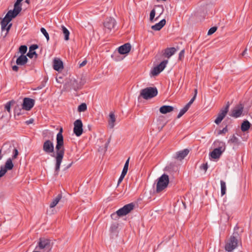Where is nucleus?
<instances>
[{
    "instance_id": "1",
    "label": "nucleus",
    "mask_w": 252,
    "mask_h": 252,
    "mask_svg": "<svg viewBox=\"0 0 252 252\" xmlns=\"http://www.w3.org/2000/svg\"><path fill=\"white\" fill-rule=\"evenodd\" d=\"M62 132L63 129L61 128L57 135V144L55 147L56 154L54 155V154L53 155H51L55 158L56 160L55 171L56 174H58L60 171L61 164L65 152Z\"/></svg>"
},
{
    "instance_id": "2",
    "label": "nucleus",
    "mask_w": 252,
    "mask_h": 252,
    "mask_svg": "<svg viewBox=\"0 0 252 252\" xmlns=\"http://www.w3.org/2000/svg\"><path fill=\"white\" fill-rule=\"evenodd\" d=\"M21 2L22 1H16L14 5V9L8 11L1 22L2 32L6 30L4 36L7 35L12 26L11 23L8 25L9 23L12 20V18L16 17L22 10Z\"/></svg>"
},
{
    "instance_id": "3",
    "label": "nucleus",
    "mask_w": 252,
    "mask_h": 252,
    "mask_svg": "<svg viewBox=\"0 0 252 252\" xmlns=\"http://www.w3.org/2000/svg\"><path fill=\"white\" fill-rule=\"evenodd\" d=\"M240 240L239 235L237 232L233 233L229 239L226 242L224 249L228 252H231L235 249L237 246L239 241Z\"/></svg>"
},
{
    "instance_id": "4",
    "label": "nucleus",
    "mask_w": 252,
    "mask_h": 252,
    "mask_svg": "<svg viewBox=\"0 0 252 252\" xmlns=\"http://www.w3.org/2000/svg\"><path fill=\"white\" fill-rule=\"evenodd\" d=\"M52 248L50 240L45 238H40L35 247V250L39 252H50Z\"/></svg>"
},
{
    "instance_id": "5",
    "label": "nucleus",
    "mask_w": 252,
    "mask_h": 252,
    "mask_svg": "<svg viewBox=\"0 0 252 252\" xmlns=\"http://www.w3.org/2000/svg\"><path fill=\"white\" fill-rule=\"evenodd\" d=\"M169 183V176L166 174H162L157 179L156 185L157 192H160L164 190L167 187Z\"/></svg>"
},
{
    "instance_id": "6",
    "label": "nucleus",
    "mask_w": 252,
    "mask_h": 252,
    "mask_svg": "<svg viewBox=\"0 0 252 252\" xmlns=\"http://www.w3.org/2000/svg\"><path fill=\"white\" fill-rule=\"evenodd\" d=\"M214 144L218 145V147L214 149L210 154L212 158L216 159L220 157L225 150V144L223 142L216 141Z\"/></svg>"
},
{
    "instance_id": "7",
    "label": "nucleus",
    "mask_w": 252,
    "mask_h": 252,
    "mask_svg": "<svg viewBox=\"0 0 252 252\" xmlns=\"http://www.w3.org/2000/svg\"><path fill=\"white\" fill-rule=\"evenodd\" d=\"M158 93L156 87H147L141 90L140 96L145 99H148L157 96Z\"/></svg>"
},
{
    "instance_id": "8",
    "label": "nucleus",
    "mask_w": 252,
    "mask_h": 252,
    "mask_svg": "<svg viewBox=\"0 0 252 252\" xmlns=\"http://www.w3.org/2000/svg\"><path fill=\"white\" fill-rule=\"evenodd\" d=\"M134 204H127L117 211L116 213L119 217H123L129 213L134 208Z\"/></svg>"
},
{
    "instance_id": "9",
    "label": "nucleus",
    "mask_w": 252,
    "mask_h": 252,
    "mask_svg": "<svg viewBox=\"0 0 252 252\" xmlns=\"http://www.w3.org/2000/svg\"><path fill=\"white\" fill-rule=\"evenodd\" d=\"M229 104L227 102L226 105L223 107L219 112L217 118L215 120V123L217 125H219L222 120L225 117L229 110Z\"/></svg>"
},
{
    "instance_id": "10",
    "label": "nucleus",
    "mask_w": 252,
    "mask_h": 252,
    "mask_svg": "<svg viewBox=\"0 0 252 252\" xmlns=\"http://www.w3.org/2000/svg\"><path fill=\"white\" fill-rule=\"evenodd\" d=\"M13 166L12 159L11 158H8L5 163V165H1L0 167V177L3 176L7 170H11Z\"/></svg>"
},
{
    "instance_id": "11",
    "label": "nucleus",
    "mask_w": 252,
    "mask_h": 252,
    "mask_svg": "<svg viewBox=\"0 0 252 252\" xmlns=\"http://www.w3.org/2000/svg\"><path fill=\"white\" fill-rule=\"evenodd\" d=\"M244 106L242 104H239L231 110L229 115L233 118H237L240 117L243 111Z\"/></svg>"
},
{
    "instance_id": "12",
    "label": "nucleus",
    "mask_w": 252,
    "mask_h": 252,
    "mask_svg": "<svg viewBox=\"0 0 252 252\" xmlns=\"http://www.w3.org/2000/svg\"><path fill=\"white\" fill-rule=\"evenodd\" d=\"M43 150L47 154L54 153V147L53 142L50 140H46L43 143Z\"/></svg>"
},
{
    "instance_id": "13",
    "label": "nucleus",
    "mask_w": 252,
    "mask_h": 252,
    "mask_svg": "<svg viewBox=\"0 0 252 252\" xmlns=\"http://www.w3.org/2000/svg\"><path fill=\"white\" fill-rule=\"evenodd\" d=\"M73 132L77 136H80L83 133V124L80 119L76 120L74 123Z\"/></svg>"
},
{
    "instance_id": "14",
    "label": "nucleus",
    "mask_w": 252,
    "mask_h": 252,
    "mask_svg": "<svg viewBox=\"0 0 252 252\" xmlns=\"http://www.w3.org/2000/svg\"><path fill=\"white\" fill-rule=\"evenodd\" d=\"M103 24L105 31L109 32L112 29L114 28L116 22L114 18L109 17L106 18Z\"/></svg>"
},
{
    "instance_id": "15",
    "label": "nucleus",
    "mask_w": 252,
    "mask_h": 252,
    "mask_svg": "<svg viewBox=\"0 0 252 252\" xmlns=\"http://www.w3.org/2000/svg\"><path fill=\"white\" fill-rule=\"evenodd\" d=\"M34 104V99L28 97H26L23 100L22 108L25 110L29 111L33 107Z\"/></svg>"
},
{
    "instance_id": "16",
    "label": "nucleus",
    "mask_w": 252,
    "mask_h": 252,
    "mask_svg": "<svg viewBox=\"0 0 252 252\" xmlns=\"http://www.w3.org/2000/svg\"><path fill=\"white\" fill-rule=\"evenodd\" d=\"M131 46L130 43H126L121 46L118 48L119 53L121 54H125L128 53L131 49Z\"/></svg>"
},
{
    "instance_id": "17",
    "label": "nucleus",
    "mask_w": 252,
    "mask_h": 252,
    "mask_svg": "<svg viewBox=\"0 0 252 252\" xmlns=\"http://www.w3.org/2000/svg\"><path fill=\"white\" fill-rule=\"evenodd\" d=\"M63 68V63L60 59H54L53 62V68L57 71H60Z\"/></svg>"
},
{
    "instance_id": "18",
    "label": "nucleus",
    "mask_w": 252,
    "mask_h": 252,
    "mask_svg": "<svg viewBox=\"0 0 252 252\" xmlns=\"http://www.w3.org/2000/svg\"><path fill=\"white\" fill-rule=\"evenodd\" d=\"M189 151L186 149L176 153L175 158L177 159L182 160L184 159L189 154Z\"/></svg>"
},
{
    "instance_id": "19",
    "label": "nucleus",
    "mask_w": 252,
    "mask_h": 252,
    "mask_svg": "<svg viewBox=\"0 0 252 252\" xmlns=\"http://www.w3.org/2000/svg\"><path fill=\"white\" fill-rule=\"evenodd\" d=\"M176 51L174 47L167 48L164 50L163 55L165 57L169 58L176 53Z\"/></svg>"
},
{
    "instance_id": "20",
    "label": "nucleus",
    "mask_w": 252,
    "mask_h": 252,
    "mask_svg": "<svg viewBox=\"0 0 252 252\" xmlns=\"http://www.w3.org/2000/svg\"><path fill=\"white\" fill-rule=\"evenodd\" d=\"M28 59L26 56L21 55L16 60V64L18 65H24L28 62Z\"/></svg>"
},
{
    "instance_id": "21",
    "label": "nucleus",
    "mask_w": 252,
    "mask_h": 252,
    "mask_svg": "<svg viewBox=\"0 0 252 252\" xmlns=\"http://www.w3.org/2000/svg\"><path fill=\"white\" fill-rule=\"evenodd\" d=\"M165 24L166 20L164 19H163L158 23H157L155 25L152 26L151 27V28L152 30L154 31H159L162 28V27L165 25Z\"/></svg>"
},
{
    "instance_id": "22",
    "label": "nucleus",
    "mask_w": 252,
    "mask_h": 252,
    "mask_svg": "<svg viewBox=\"0 0 252 252\" xmlns=\"http://www.w3.org/2000/svg\"><path fill=\"white\" fill-rule=\"evenodd\" d=\"M173 110L174 107L173 106L169 105H163L159 108V112L161 114H165L172 111Z\"/></svg>"
},
{
    "instance_id": "23",
    "label": "nucleus",
    "mask_w": 252,
    "mask_h": 252,
    "mask_svg": "<svg viewBox=\"0 0 252 252\" xmlns=\"http://www.w3.org/2000/svg\"><path fill=\"white\" fill-rule=\"evenodd\" d=\"M62 198V193L59 194L51 202L50 204V207L51 208H53L55 207L57 204L59 202V201L61 200V199Z\"/></svg>"
},
{
    "instance_id": "24",
    "label": "nucleus",
    "mask_w": 252,
    "mask_h": 252,
    "mask_svg": "<svg viewBox=\"0 0 252 252\" xmlns=\"http://www.w3.org/2000/svg\"><path fill=\"white\" fill-rule=\"evenodd\" d=\"M115 121V115L113 112H111L109 114V120L108 121L109 126L111 128H113L114 127Z\"/></svg>"
},
{
    "instance_id": "25",
    "label": "nucleus",
    "mask_w": 252,
    "mask_h": 252,
    "mask_svg": "<svg viewBox=\"0 0 252 252\" xmlns=\"http://www.w3.org/2000/svg\"><path fill=\"white\" fill-rule=\"evenodd\" d=\"M250 126V123L248 120H245L242 123L241 129L242 131L245 132L249 130Z\"/></svg>"
},
{
    "instance_id": "26",
    "label": "nucleus",
    "mask_w": 252,
    "mask_h": 252,
    "mask_svg": "<svg viewBox=\"0 0 252 252\" xmlns=\"http://www.w3.org/2000/svg\"><path fill=\"white\" fill-rule=\"evenodd\" d=\"M61 29L64 35V40L66 41L68 40L70 34L69 31L64 26H62Z\"/></svg>"
},
{
    "instance_id": "27",
    "label": "nucleus",
    "mask_w": 252,
    "mask_h": 252,
    "mask_svg": "<svg viewBox=\"0 0 252 252\" xmlns=\"http://www.w3.org/2000/svg\"><path fill=\"white\" fill-rule=\"evenodd\" d=\"M221 195H224L226 193V187L225 182L223 180H220Z\"/></svg>"
},
{
    "instance_id": "28",
    "label": "nucleus",
    "mask_w": 252,
    "mask_h": 252,
    "mask_svg": "<svg viewBox=\"0 0 252 252\" xmlns=\"http://www.w3.org/2000/svg\"><path fill=\"white\" fill-rule=\"evenodd\" d=\"M229 143H233L235 145H239L240 144V141L239 139L234 135H232L230 139L228 140Z\"/></svg>"
},
{
    "instance_id": "29",
    "label": "nucleus",
    "mask_w": 252,
    "mask_h": 252,
    "mask_svg": "<svg viewBox=\"0 0 252 252\" xmlns=\"http://www.w3.org/2000/svg\"><path fill=\"white\" fill-rule=\"evenodd\" d=\"M23 108H21L19 106H17L15 107L14 110V115L20 116L21 115L23 114Z\"/></svg>"
},
{
    "instance_id": "30",
    "label": "nucleus",
    "mask_w": 252,
    "mask_h": 252,
    "mask_svg": "<svg viewBox=\"0 0 252 252\" xmlns=\"http://www.w3.org/2000/svg\"><path fill=\"white\" fill-rule=\"evenodd\" d=\"M161 72V70H160L158 68V67L157 66H155L154 67L153 69L151 71V74L153 75V76H157L158 75L159 73H160Z\"/></svg>"
},
{
    "instance_id": "31",
    "label": "nucleus",
    "mask_w": 252,
    "mask_h": 252,
    "mask_svg": "<svg viewBox=\"0 0 252 252\" xmlns=\"http://www.w3.org/2000/svg\"><path fill=\"white\" fill-rule=\"evenodd\" d=\"M168 63V61L166 60L163 61L161 62L159 64L157 65L159 69L160 70L161 72L165 68L166 65Z\"/></svg>"
},
{
    "instance_id": "32",
    "label": "nucleus",
    "mask_w": 252,
    "mask_h": 252,
    "mask_svg": "<svg viewBox=\"0 0 252 252\" xmlns=\"http://www.w3.org/2000/svg\"><path fill=\"white\" fill-rule=\"evenodd\" d=\"M189 109V108L185 105V107L180 110L177 118L179 119Z\"/></svg>"
},
{
    "instance_id": "33",
    "label": "nucleus",
    "mask_w": 252,
    "mask_h": 252,
    "mask_svg": "<svg viewBox=\"0 0 252 252\" xmlns=\"http://www.w3.org/2000/svg\"><path fill=\"white\" fill-rule=\"evenodd\" d=\"M87 109V106L86 103H83L80 105H79L78 107V111L79 112H84Z\"/></svg>"
},
{
    "instance_id": "34",
    "label": "nucleus",
    "mask_w": 252,
    "mask_h": 252,
    "mask_svg": "<svg viewBox=\"0 0 252 252\" xmlns=\"http://www.w3.org/2000/svg\"><path fill=\"white\" fill-rule=\"evenodd\" d=\"M83 85V84H78L76 81V80H74L73 81V82L72 83V86L73 87V88L75 90H78V89H80L82 86Z\"/></svg>"
},
{
    "instance_id": "35",
    "label": "nucleus",
    "mask_w": 252,
    "mask_h": 252,
    "mask_svg": "<svg viewBox=\"0 0 252 252\" xmlns=\"http://www.w3.org/2000/svg\"><path fill=\"white\" fill-rule=\"evenodd\" d=\"M41 32L43 33V34L45 36L47 41L49 40V35L48 33L47 32L46 30L44 28H41L40 29Z\"/></svg>"
},
{
    "instance_id": "36",
    "label": "nucleus",
    "mask_w": 252,
    "mask_h": 252,
    "mask_svg": "<svg viewBox=\"0 0 252 252\" xmlns=\"http://www.w3.org/2000/svg\"><path fill=\"white\" fill-rule=\"evenodd\" d=\"M27 51V47L26 45H21L19 47V52L22 54V55H24L26 53Z\"/></svg>"
},
{
    "instance_id": "37",
    "label": "nucleus",
    "mask_w": 252,
    "mask_h": 252,
    "mask_svg": "<svg viewBox=\"0 0 252 252\" xmlns=\"http://www.w3.org/2000/svg\"><path fill=\"white\" fill-rule=\"evenodd\" d=\"M18 154L19 152L18 151V150L16 148H14L13 151V156L12 158H11L12 160L17 158Z\"/></svg>"
},
{
    "instance_id": "38",
    "label": "nucleus",
    "mask_w": 252,
    "mask_h": 252,
    "mask_svg": "<svg viewBox=\"0 0 252 252\" xmlns=\"http://www.w3.org/2000/svg\"><path fill=\"white\" fill-rule=\"evenodd\" d=\"M27 55L31 59L32 58L34 55L35 56V57H37L36 52L35 51H31V50H29Z\"/></svg>"
},
{
    "instance_id": "39",
    "label": "nucleus",
    "mask_w": 252,
    "mask_h": 252,
    "mask_svg": "<svg viewBox=\"0 0 252 252\" xmlns=\"http://www.w3.org/2000/svg\"><path fill=\"white\" fill-rule=\"evenodd\" d=\"M156 14V11L155 9H153L151 10L150 13V21H153Z\"/></svg>"
},
{
    "instance_id": "40",
    "label": "nucleus",
    "mask_w": 252,
    "mask_h": 252,
    "mask_svg": "<svg viewBox=\"0 0 252 252\" xmlns=\"http://www.w3.org/2000/svg\"><path fill=\"white\" fill-rule=\"evenodd\" d=\"M12 102V101H9L7 102L6 104L5 105V109L8 112H10V108H11V104Z\"/></svg>"
},
{
    "instance_id": "41",
    "label": "nucleus",
    "mask_w": 252,
    "mask_h": 252,
    "mask_svg": "<svg viewBox=\"0 0 252 252\" xmlns=\"http://www.w3.org/2000/svg\"><path fill=\"white\" fill-rule=\"evenodd\" d=\"M217 30V28L216 27H213L210 28L208 32V35H211L213 33H214Z\"/></svg>"
},
{
    "instance_id": "42",
    "label": "nucleus",
    "mask_w": 252,
    "mask_h": 252,
    "mask_svg": "<svg viewBox=\"0 0 252 252\" xmlns=\"http://www.w3.org/2000/svg\"><path fill=\"white\" fill-rule=\"evenodd\" d=\"M227 131H228L227 126H226L225 127H224L222 130H220L218 131V134L220 135V134H224L226 132H227Z\"/></svg>"
},
{
    "instance_id": "43",
    "label": "nucleus",
    "mask_w": 252,
    "mask_h": 252,
    "mask_svg": "<svg viewBox=\"0 0 252 252\" xmlns=\"http://www.w3.org/2000/svg\"><path fill=\"white\" fill-rule=\"evenodd\" d=\"M208 168V166L207 164V163H203L201 166H200V169H202L206 172Z\"/></svg>"
},
{
    "instance_id": "44",
    "label": "nucleus",
    "mask_w": 252,
    "mask_h": 252,
    "mask_svg": "<svg viewBox=\"0 0 252 252\" xmlns=\"http://www.w3.org/2000/svg\"><path fill=\"white\" fill-rule=\"evenodd\" d=\"M185 50H181L179 54V59L181 60L184 57Z\"/></svg>"
},
{
    "instance_id": "45",
    "label": "nucleus",
    "mask_w": 252,
    "mask_h": 252,
    "mask_svg": "<svg viewBox=\"0 0 252 252\" xmlns=\"http://www.w3.org/2000/svg\"><path fill=\"white\" fill-rule=\"evenodd\" d=\"M195 98H196L195 96H193V97L190 100V101L186 105L187 106H188L189 108L190 105H191V104L194 101Z\"/></svg>"
},
{
    "instance_id": "46",
    "label": "nucleus",
    "mask_w": 252,
    "mask_h": 252,
    "mask_svg": "<svg viewBox=\"0 0 252 252\" xmlns=\"http://www.w3.org/2000/svg\"><path fill=\"white\" fill-rule=\"evenodd\" d=\"M37 48L38 46L37 45L33 44L30 46V50H31V51H34V50L37 49Z\"/></svg>"
},
{
    "instance_id": "47",
    "label": "nucleus",
    "mask_w": 252,
    "mask_h": 252,
    "mask_svg": "<svg viewBox=\"0 0 252 252\" xmlns=\"http://www.w3.org/2000/svg\"><path fill=\"white\" fill-rule=\"evenodd\" d=\"M125 175H123L122 174L121 175L120 177H119V179H118V186L119 185V184L122 182V181L123 180L124 177H125Z\"/></svg>"
},
{
    "instance_id": "48",
    "label": "nucleus",
    "mask_w": 252,
    "mask_h": 252,
    "mask_svg": "<svg viewBox=\"0 0 252 252\" xmlns=\"http://www.w3.org/2000/svg\"><path fill=\"white\" fill-rule=\"evenodd\" d=\"M127 170H128L127 167L126 168L125 167H124L121 174H122L123 175H124L126 176V173L127 172Z\"/></svg>"
},
{
    "instance_id": "49",
    "label": "nucleus",
    "mask_w": 252,
    "mask_h": 252,
    "mask_svg": "<svg viewBox=\"0 0 252 252\" xmlns=\"http://www.w3.org/2000/svg\"><path fill=\"white\" fill-rule=\"evenodd\" d=\"M87 60L83 61L81 63L79 64V67H82L84 66L87 64Z\"/></svg>"
},
{
    "instance_id": "50",
    "label": "nucleus",
    "mask_w": 252,
    "mask_h": 252,
    "mask_svg": "<svg viewBox=\"0 0 252 252\" xmlns=\"http://www.w3.org/2000/svg\"><path fill=\"white\" fill-rule=\"evenodd\" d=\"M173 167V165L172 164H169L165 168L166 171H170L171 168Z\"/></svg>"
},
{
    "instance_id": "51",
    "label": "nucleus",
    "mask_w": 252,
    "mask_h": 252,
    "mask_svg": "<svg viewBox=\"0 0 252 252\" xmlns=\"http://www.w3.org/2000/svg\"><path fill=\"white\" fill-rule=\"evenodd\" d=\"M130 158H128V159L126 160V161L125 162V164L124 165V167H127L128 168V165H129V161Z\"/></svg>"
},
{
    "instance_id": "52",
    "label": "nucleus",
    "mask_w": 252,
    "mask_h": 252,
    "mask_svg": "<svg viewBox=\"0 0 252 252\" xmlns=\"http://www.w3.org/2000/svg\"><path fill=\"white\" fill-rule=\"evenodd\" d=\"M12 69L14 71H18L19 70V67L17 65H14L12 66Z\"/></svg>"
},
{
    "instance_id": "53",
    "label": "nucleus",
    "mask_w": 252,
    "mask_h": 252,
    "mask_svg": "<svg viewBox=\"0 0 252 252\" xmlns=\"http://www.w3.org/2000/svg\"><path fill=\"white\" fill-rule=\"evenodd\" d=\"M33 122V120L31 119L30 120H29V121H27L26 122V123L27 124V125H29L30 124H32Z\"/></svg>"
},
{
    "instance_id": "54",
    "label": "nucleus",
    "mask_w": 252,
    "mask_h": 252,
    "mask_svg": "<svg viewBox=\"0 0 252 252\" xmlns=\"http://www.w3.org/2000/svg\"><path fill=\"white\" fill-rule=\"evenodd\" d=\"M73 163V162H71L70 163H69V164H68V165L66 167L65 169H67L69 168L71 166V165H72Z\"/></svg>"
},
{
    "instance_id": "55",
    "label": "nucleus",
    "mask_w": 252,
    "mask_h": 252,
    "mask_svg": "<svg viewBox=\"0 0 252 252\" xmlns=\"http://www.w3.org/2000/svg\"><path fill=\"white\" fill-rule=\"evenodd\" d=\"M247 49H245V50L242 52V56H244L247 53Z\"/></svg>"
},
{
    "instance_id": "56",
    "label": "nucleus",
    "mask_w": 252,
    "mask_h": 252,
    "mask_svg": "<svg viewBox=\"0 0 252 252\" xmlns=\"http://www.w3.org/2000/svg\"><path fill=\"white\" fill-rule=\"evenodd\" d=\"M2 158V155H1V149L0 150V160Z\"/></svg>"
},
{
    "instance_id": "57",
    "label": "nucleus",
    "mask_w": 252,
    "mask_h": 252,
    "mask_svg": "<svg viewBox=\"0 0 252 252\" xmlns=\"http://www.w3.org/2000/svg\"><path fill=\"white\" fill-rule=\"evenodd\" d=\"M197 93V89H195L194 90V96H195V97L196 96Z\"/></svg>"
},
{
    "instance_id": "58",
    "label": "nucleus",
    "mask_w": 252,
    "mask_h": 252,
    "mask_svg": "<svg viewBox=\"0 0 252 252\" xmlns=\"http://www.w3.org/2000/svg\"><path fill=\"white\" fill-rule=\"evenodd\" d=\"M30 1H29V0L25 1V2H27L28 4H29V3H30Z\"/></svg>"
},
{
    "instance_id": "59",
    "label": "nucleus",
    "mask_w": 252,
    "mask_h": 252,
    "mask_svg": "<svg viewBox=\"0 0 252 252\" xmlns=\"http://www.w3.org/2000/svg\"><path fill=\"white\" fill-rule=\"evenodd\" d=\"M5 146V144H4V145H3V146H2V148H3L4 146Z\"/></svg>"
}]
</instances>
